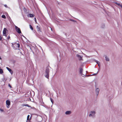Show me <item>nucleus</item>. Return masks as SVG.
<instances>
[{
	"label": "nucleus",
	"mask_w": 122,
	"mask_h": 122,
	"mask_svg": "<svg viewBox=\"0 0 122 122\" xmlns=\"http://www.w3.org/2000/svg\"><path fill=\"white\" fill-rule=\"evenodd\" d=\"M20 46H12L13 48L15 49H19Z\"/></svg>",
	"instance_id": "obj_11"
},
{
	"label": "nucleus",
	"mask_w": 122,
	"mask_h": 122,
	"mask_svg": "<svg viewBox=\"0 0 122 122\" xmlns=\"http://www.w3.org/2000/svg\"><path fill=\"white\" fill-rule=\"evenodd\" d=\"M37 29L38 31L40 32L41 31V29L40 27L38 26H37Z\"/></svg>",
	"instance_id": "obj_16"
},
{
	"label": "nucleus",
	"mask_w": 122,
	"mask_h": 122,
	"mask_svg": "<svg viewBox=\"0 0 122 122\" xmlns=\"http://www.w3.org/2000/svg\"><path fill=\"white\" fill-rule=\"evenodd\" d=\"M0 111L1 112H4V111L3 109L0 108Z\"/></svg>",
	"instance_id": "obj_24"
},
{
	"label": "nucleus",
	"mask_w": 122,
	"mask_h": 122,
	"mask_svg": "<svg viewBox=\"0 0 122 122\" xmlns=\"http://www.w3.org/2000/svg\"><path fill=\"white\" fill-rule=\"evenodd\" d=\"M4 6L5 7H7L8 6L6 5H4Z\"/></svg>",
	"instance_id": "obj_32"
},
{
	"label": "nucleus",
	"mask_w": 122,
	"mask_h": 122,
	"mask_svg": "<svg viewBox=\"0 0 122 122\" xmlns=\"http://www.w3.org/2000/svg\"><path fill=\"white\" fill-rule=\"evenodd\" d=\"M105 60L106 61H109V58L107 56H106L105 57Z\"/></svg>",
	"instance_id": "obj_15"
},
{
	"label": "nucleus",
	"mask_w": 122,
	"mask_h": 122,
	"mask_svg": "<svg viewBox=\"0 0 122 122\" xmlns=\"http://www.w3.org/2000/svg\"><path fill=\"white\" fill-rule=\"evenodd\" d=\"M31 64H32V62H31Z\"/></svg>",
	"instance_id": "obj_41"
},
{
	"label": "nucleus",
	"mask_w": 122,
	"mask_h": 122,
	"mask_svg": "<svg viewBox=\"0 0 122 122\" xmlns=\"http://www.w3.org/2000/svg\"><path fill=\"white\" fill-rule=\"evenodd\" d=\"M50 67L49 66H47L45 71L44 75L48 79L49 77L50 69Z\"/></svg>",
	"instance_id": "obj_1"
},
{
	"label": "nucleus",
	"mask_w": 122,
	"mask_h": 122,
	"mask_svg": "<svg viewBox=\"0 0 122 122\" xmlns=\"http://www.w3.org/2000/svg\"><path fill=\"white\" fill-rule=\"evenodd\" d=\"M6 107L8 108H9V106L10 104V101L8 100H7L6 101Z\"/></svg>",
	"instance_id": "obj_5"
},
{
	"label": "nucleus",
	"mask_w": 122,
	"mask_h": 122,
	"mask_svg": "<svg viewBox=\"0 0 122 122\" xmlns=\"http://www.w3.org/2000/svg\"><path fill=\"white\" fill-rule=\"evenodd\" d=\"M101 27L102 28H104L105 27V25L104 24H102L101 25Z\"/></svg>",
	"instance_id": "obj_19"
},
{
	"label": "nucleus",
	"mask_w": 122,
	"mask_h": 122,
	"mask_svg": "<svg viewBox=\"0 0 122 122\" xmlns=\"http://www.w3.org/2000/svg\"><path fill=\"white\" fill-rule=\"evenodd\" d=\"M99 67H100V63L97 64Z\"/></svg>",
	"instance_id": "obj_34"
},
{
	"label": "nucleus",
	"mask_w": 122,
	"mask_h": 122,
	"mask_svg": "<svg viewBox=\"0 0 122 122\" xmlns=\"http://www.w3.org/2000/svg\"><path fill=\"white\" fill-rule=\"evenodd\" d=\"M6 69L9 71L10 73L12 74L13 73V72L11 69L8 67H6Z\"/></svg>",
	"instance_id": "obj_8"
},
{
	"label": "nucleus",
	"mask_w": 122,
	"mask_h": 122,
	"mask_svg": "<svg viewBox=\"0 0 122 122\" xmlns=\"http://www.w3.org/2000/svg\"><path fill=\"white\" fill-rule=\"evenodd\" d=\"M8 86H9V87L10 88H12L11 86L9 84H8Z\"/></svg>",
	"instance_id": "obj_29"
},
{
	"label": "nucleus",
	"mask_w": 122,
	"mask_h": 122,
	"mask_svg": "<svg viewBox=\"0 0 122 122\" xmlns=\"http://www.w3.org/2000/svg\"><path fill=\"white\" fill-rule=\"evenodd\" d=\"M50 100L51 101V102L52 103V104H53V101L51 97H50Z\"/></svg>",
	"instance_id": "obj_22"
},
{
	"label": "nucleus",
	"mask_w": 122,
	"mask_h": 122,
	"mask_svg": "<svg viewBox=\"0 0 122 122\" xmlns=\"http://www.w3.org/2000/svg\"><path fill=\"white\" fill-rule=\"evenodd\" d=\"M95 112L94 111H91L90 112V113L89 114V116L90 117H95Z\"/></svg>",
	"instance_id": "obj_3"
},
{
	"label": "nucleus",
	"mask_w": 122,
	"mask_h": 122,
	"mask_svg": "<svg viewBox=\"0 0 122 122\" xmlns=\"http://www.w3.org/2000/svg\"><path fill=\"white\" fill-rule=\"evenodd\" d=\"M34 19H35V20L36 22V23H37V22H36V18H34Z\"/></svg>",
	"instance_id": "obj_33"
},
{
	"label": "nucleus",
	"mask_w": 122,
	"mask_h": 122,
	"mask_svg": "<svg viewBox=\"0 0 122 122\" xmlns=\"http://www.w3.org/2000/svg\"><path fill=\"white\" fill-rule=\"evenodd\" d=\"M39 47H40L41 48V46H40Z\"/></svg>",
	"instance_id": "obj_39"
},
{
	"label": "nucleus",
	"mask_w": 122,
	"mask_h": 122,
	"mask_svg": "<svg viewBox=\"0 0 122 122\" xmlns=\"http://www.w3.org/2000/svg\"><path fill=\"white\" fill-rule=\"evenodd\" d=\"M27 106L29 107H30V106L27 104H23V106Z\"/></svg>",
	"instance_id": "obj_20"
},
{
	"label": "nucleus",
	"mask_w": 122,
	"mask_h": 122,
	"mask_svg": "<svg viewBox=\"0 0 122 122\" xmlns=\"http://www.w3.org/2000/svg\"><path fill=\"white\" fill-rule=\"evenodd\" d=\"M23 37H25H25H24V36H23Z\"/></svg>",
	"instance_id": "obj_40"
},
{
	"label": "nucleus",
	"mask_w": 122,
	"mask_h": 122,
	"mask_svg": "<svg viewBox=\"0 0 122 122\" xmlns=\"http://www.w3.org/2000/svg\"><path fill=\"white\" fill-rule=\"evenodd\" d=\"M30 117V115H28L27 117V120L28 121L29 120V118Z\"/></svg>",
	"instance_id": "obj_25"
},
{
	"label": "nucleus",
	"mask_w": 122,
	"mask_h": 122,
	"mask_svg": "<svg viewBox=\"0 0 122 122\" xmlns=\"http://www.w3.org/2000/svg\"><path fill=\"white\" fill-rule=\"evenodd\" d=\"M2 40V36H0V41H1Z\"/></svg>",
	"instance_id": "obj_31"
},
{
	"label": "nucleus",
	"mask_w": 122,
	"mask_h": 122,
	"mask_svg": "<svg viewBox=\"0 0 122 122\" xmlns=\"http://www.w3.org/2000/svg\"><path fill=\"white\" fill-rule=\"evenodd\" d=\"M30 92H29L27 93H26L25 95L24 96L25 97H26L25 98H24V99L25 100V101H27L29 99V98L28 97L30 95Z\"/></svg>",
	"instance_id": "obj_2"
},
{
	"label": "nucleus",
	"mask_w": 122,
	"mask_h": 122,
	"mask_svg": "<svg viewBox=\"0 0 122 122\" xmlns=\"http://www.w3.org/2000/svg\"><path fill=\"white\" fill-rule=\"evenodd\" d=\"M95 61L98 64L100 63V62L97 60H95Z\"/></svg>",
	"instance_id": "obj_26"
},
{
	"label": "nucleus",
	"mask_w": 122,
	"mask_h": 122,
	"mask_svg": "<svg viewBox=\"0 0 122 122\" xmlns=\"http://www.w3.org/2000/svg\"><path fill=\"white\" fill-rule=\"evenodd\" d=\"M26 122H27V121H26Z\"/></svg>",
	"instance_id": "obj_42"
},
{
	"label": "nucleus",
	"mask_w": 122,
	"mask_h": 122,
	"mask_svg": "<svg viewBox=\"0 0 122 122\" xmlns=\"http://www.w3.org/2000/svg\"><path fill=\"white\" fill-rule=\"evenodd\" d=\"M70 20L71 21H73V22H76V21L74 20H72V19H70Z\"/></svg>",
	"instance_id": "obj_28"
},
{
	"label": "nucleus",
	"mask_w": 122,
	"mask_h": 122,
	"mask_svg": "<svg viewBox=\"0 0 122 122\" xmlns=\"http://www.w3.org/2000/svg\"><path fill=\"white\" fill-rule=\"evenodd\" d=\"M0 60H2V58H1L0 57Z\"/></svg>",
	"instance_id": "obj_38"
},
{
	"label": "nucleus",
	"mask_w": 122,
	"mask_h": 122,
	"mask_svg": "<svg viewBox=\"0 0 122 122\" xmlns=\"http://www.w3.org/2000/svg\"><path fill=\"white\" fill-rule=\"evenodd\" d=\"M31 116L30 117V118H29V122L30 121V120H31Z\"/></svg>",
	"instance_id": "obj_30"
},
{
	"label": "nucleus",
	"mask_w": 122,
	"mask_h": 122,
	"mask_svg": "<svg viewBox=\"0 0 122 122\" xmlns=\"http://www.w3.org/2000/svg\"><path fill=\"white\" fill-rule=\"evenodd\" d=\"M14 44H12V45H15L16 46H20V44H19L18 43H14Z\"/></svg>",
	"instance_id": "obj_18"
},
{
	"label": "nucleus",
	"mask_w": 122,
	"mask_h": 122,
	"mask_svg": "<svg viewBox=\"0 0 122 122\" xmlns=\"http://www.w3.org/2000/svg\"><path fill=\"white\" fill-rule=\"evenodd\" d=\"M76 56L78 57V58L79 60H81L82 59V57L81 56H80L78 54H77L76 55Z\"/></svg>",
	"instance_id": "obj_12"
},
{
	"label": "nucleus",
	"mask_w": 122,
	"mask_h": 122,
	"mask_svg": "<svg viewBox=\"0 0 122 122\" xmlns=\"http://www.w3.org/2000/svg\"><path fill=\"white\" fill-rule=\"evenodd\" d=\"M6 29L5 28H4V29L3 31V36H6Z\"/></svg>",
	"instance_id": "obj_9"
},
{
	"label": "nucleus",
	"mask_w": 122,
	"mask_h": 122,
	"mask_svg": "<svg viewBox=\"0 0 122 122\" xmlns=\"http://www.w3.org/2000/svg\"><path fill=\"white\" fill-rule=\"evenodd\" d=\"M15 28L16 31L19 34L21 33L20 29L16 26H15Z\"/></svg>",
	"instance_id": "obj_4"
},
{
	"label": "nucleus",
	"mask_w": 122,
	"mask_h": 122,
	"mask_svg": "<svg viewBox=\"0 0 122 122\" xmlns=\"http://www.w3.org/2000/svg\"><path fill=\"white\" fill-rule=\"evenodd\" d=\"M30 49L32 51L33 50H35V49H36V46H29Z\"/></svg>",
	"instance_id": "obj_7"
},
{
	"label": "nucleus",
	"mask_w": 122,
	"mask_h": 122,
	"mask_svg": "<svg viewBox=\"0 0 122 122\" xmlns=\"http://www.w3.org/2000/svg\"><path fill=\"white\" fill-rule=\"evenodd\" d=\"M28 16L30 17H33L34 16V15L33 14H29L28 15Z\"/></svg>",
	"instance_id": "obj_13"
},
{
	"label": "nucleus",
	"mask_w": 122,
	"mask_h": 122,
	"mask_svg": "<svg viewBox=\"0 0 122 122\" xmlns=\"http://www.w3.org/2000/svg\"><path fill=\"white\" fill-rule=\"evenodd\" d=\"M71 112L70 111H67L65 112V114L66 115H69L71 113Z\"/></svg>",
	"instance_id": "obj_14"
},
{
	"label": "nucleus",
	"mask_w": 122,
	"mask_h": 122,
	"mask_svg": "<svg viewBox=\"0 0 122 122\" xmlns=\"http://www.w3.org/2000/svg\"><path fill=\"white\" fill-rule=\"evenodd\" d=\"M115 3L119 6L121 5L120 3H118L117 2H116Z\"/></svg>",
	"instance_id": "obj_27"
},
{
	"label": "nucleus",
	"mask_w": 122,
	"mask_h": 122,
	"mask_svg": "<svg viewBox=\"0 0 122 122\" xmlns=\"http://www.w3.org/2000/svg\"><path fill=\"white\" fill-rule=\"evenodd\" d=\"M119 6H120L122 8V5H120Z\"/></svg>",
	"instance_id": "obj_37"
},
{
	"label": "nucleus",
	"mask_w": 122,
	"mask_h": 122,
	"mask_svg": "<svg viewBox=\"0 0 122 122\" xmlns=\"http://www.w3.org/2000/svg\"><path fill=\"white\" fill-rule=\"evenodd\" d=\"M23 11H24L25 12V13H28L27 10L25 8H23Z\"/></svg>",
	"instance_id": "obj_17"
},
{
	"label": "nucleus",
	"mask_w": 122,
	"mask_h": 122,
	"mask_svg": "<svg viewBox=\"0 0 122 122\" xmlns=\"http://www.w3.org/2000/svg\"><path fill=\"white\" fill-rule=\"evenodd\" d=\"M95 88L96 93L97 95V96L99 94V92L100 91V90L99 88H97L96 87H95Z\"/></svg>",
	"instance_id": "obj_6"
},
{
	"label": "nucleus",
	"mask_w": 122,
	"mask_h": 122,
	"mask_svg": "<svg viewBox=\"0 0 122 122\" xmlns=\"http://www.w3.org/2000/svg\"><path fill=\"white\" fill-rule=\"evenodd\" d=\"M30 29L32 30H33V28L31 25H30Z\"/></svg>",
	"instance_id": "obj_23"
},
{
	"label": "nucleus",
	"mask_w": 122,
	"mask_h": 122,
	"mask_svg": "<svg viewBox=\"0 0 122 122\" xmlns=\"http://www.w3.org/2000/svg\"><path fill=\"white\" fill-rule=\"evenodd\" d=\"M98 71H97V73H95V74H92V75H96V74H97V73H98Z\"/></svg>",
	"instance_id": "obj_35"
},
{
	"label": "nucleus",
	"mask_w": 122,
	"mask_h": 122,
	"mask_svg": "<svg viewBox=\"0 0 122 122\" xmlns=\"http://www.w3.org/2000/svg\"><path fill=\"white\" fill-rule=\"evenodd\" d=\"M82 71H83L82 69V68H81L80 69V74H81V75L82 76H85V75H83V74H82Z\"/></svg>",
	"instance_id": "obj_10"
},
{
	"label": "nucleus",
	"mask_w": 122,
	"mask_h": 122,
	"mask_svg": "<svg viewBox=\"0 0 122 122\" xmlns=\"http://www.w3.org/2000/svg\"><path fill=\"white\" fill-rule=\"evenodd\" d=\"M2 17L3 18L5 19L6 18V16L5 15H2Z\"/></svg>",
	"instance_id": "obj_21"
},
{
	"label": "nucleus",
	"mask_w": 122,
	"mask_h": 122,
	"mask_svg": "<svg viewBox=\"0 0 122 122\" xmlns=\"http://www.w3.org/2000/svg\"><path fill=\"white\" fill-rule=\"evenodd\" d=\"M10 38V36H9L8 37H7V39L8 40Z\"/></svg>",
	"instance_id": "obj_36"
}]
</instances>
